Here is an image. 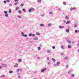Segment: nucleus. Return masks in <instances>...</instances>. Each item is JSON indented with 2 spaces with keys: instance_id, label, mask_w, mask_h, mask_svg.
<instances>
[{
  "instance_id": "1",
  "label": "nucleus",
  "mask_w": 79,
  "mask_h": 79,
  "mask_svg": "<svg viewBox=\"0 0 79 79\" xmlns=\"http://www.w3.org/2000/svg\"><path fill=\"white\" fill-rule=\"evenodd\" d=\"M35 9L33 8H31V9H30L29 10V13H31V11H34Z\"/></svg>"
},
{
  "instance_id": "2",
  "label": "nucleus",
  "mask_w": 79,
  "mask_h": 79,
  "mask_svg": "<svg viewBox=\"0 0 79 79\" xmlns=\"http://www.w3.org/2000/svg\"><path fill=\"white\" fill-rule=\"evenodd\" d=\"M46 69H47L46 68H44L43 69H42L41 70V72H44V71H46Z\"/></svg>"
},
{
  "instance_id": "3",
  "label": "nucleus",
  "mask_w": 79,
  "mask_h": 79,
  "mask_svg": "<svg viewBox=\"0 0 79 79\" xmlns=\"http://www.w3.org/2000/svg\"><path fill=\"white\" fill-rule=\"evenodd\" d=\"M22 34L23 36V37H26L27 36V35H24V33L23 32L22 33Z\"/></svg>"
},
{
  "instance_id": "4",
  "label": "nucleus",
  "mask_w": 79,
  "mask_h": 79,
  "mask_svg": "<svg viewBox=\"0 0 79 79\" xmlns=\"http://www.w3.org/2000/svg\"><path fill=\"white\" fill-rule=\"evenodd\" d=\"M7 66V65L6 64H2L1 65V66H4L5 67V66Z\"/></svg>"
},
{
  "instance_id": "5",
  "label": "nucleus",
  "mask_w": 79,
  "mask_h": 79,
  "mask_svg": "<svg viewBox=\"0 0 79 79\" xmlns=\"http://www.w3.org/2000/svg\"><path fill=\"white\" fill-rule=\"evenodd\" d=\"M19 9V7L18 6H17L15 10H18Z\"/></svg>"
},
{
  "instance_id": "6",
  "label": "nucleus",
  "mask_w": 79,
  "mask_h": 79,
  "mask_svg": "<svg viewBox=\"0 0 79 79\" xmlns=\"http://www.w3.org/2000/svg\"><path fill=\"white\" fill-rule=\"evenodd\" d=\"M18 66V64L17 63L15 64L14 65V67H17Z\"/></svg>"
},
{
  "instance_id": "7",
  "label": "nucleus",
  "mask_w": 79,
  "mask_h": 79,
  "mask_svg": "<svg viewBox=\"0 0 79 79\" xmlns=\"http://www.w3.org/2000/svg\"><path fill=\"white\" fill-rule=\"evenodd\" d=\"M38 39V38H34L33 39V40H37Z\"/></svg>"
},
{
  "instance_id": "8",
  "label": "nucleus",
  "mask_w": 79,
  "mask_h": 79,
  "mask_svg": "<svg viewBox=\"0 0 79 79\" xmlns=\"http://www.w3.org/2000/svg\"><path fill=\"white\" fill-rule=\"evenodd\" d=\"M18 13H19L20 14H21L22 13V11H21V10H19L18 11Z\"/></svg>"
},
{
  "instance_id": "9",
  "label": "nucleus",
  "mask_w": 79,
  "mask_h": 79,
  "mask_svg": "<svg viewBox=\"0 0 79 79\" xmlns=\"http://www.w3.org/2000/svg\"><path fill=\"white\" fill-rule=\"evenodd\" d=\"M40 25L41 27H43L44 26V24H40Z\"/></svg>"
},
{
  "instance_id": "10",
  "label": "nucleus",
  "mask_w": 79,
  "mask_h": 79,
  "mask_svg": "<svg viewBox=\"0 0 79 79\" xmlns=\"http://www.w3.org/2000/svg\"><path fill=\"white\" fill-rule=\"evenodd\" d=\"M75 32L76 33H78V32H79V31L76 30L75 31Z\"/></svg>"
},
{
  "instance_id": "11",
  "label": "nucleus",
  "mask_w": 79,
  "mask_h": 79,
  "mask_svg": "<svg viewBox=\"0 0 79 79\" xmlns=\"http://www.w3.org/2000/svg\"><path fill=\"white\" fill-rule=\"evenodd\" d=\"M70 22H71V21H67V22H66V24H69V23H70Z\"/></svg>"
},
{
  "instance_id": "12",
  "label": "nucleus",
  "mask_w": 79,
  "mask_h": 79,
  "mask_svg": "<svg viewBox=\"0 0 79 79\" xmlns=\"http://www.w3.org/2000/svg\"><path fill=\"white\" fill-rule=\"evenodd\" d=\"M64 26H60L59 27V28H64Z\"/></svg>"
},
{
  "instance_id": "13",
  "label": "nucleus",
  "mask_w": 79,
  "mask_h": 79,
  "mask_svg": "<svg viewBox=\"0 0 79 79\" xmlns=\"http://www.w3.org/2000/svg\"><path fill=\"white\" fill-rule=\"evenodd\" d=\"M66 32H68H68H69V30L68 29H67L66 30Z\"/></svg>"
},
{
  "instance_id": "14",
  "label": "nucleus",
  "mask_w": 79,
  "mask_h": 79,
  "mask_svg": "<svg viewBox=\"0 0 79 79\" xmlns=\"http://www.w3.org/2000/svg\"><path fill=\"white\" fill-rule=\"evenodd\" d=\"M47 52L48 53H51V52H50V50H48Z\"/></svg>"
},
{
  "instance_id": "15",
  "label": "nucleus",
  "mask_w": 79,
  "mask_h": 79,
  "mask_svg": "<svg viewBox=\"0 0 79 79\" xmlns=\"http://www.w3.org/2000/svg\"><path fill=\"white\" fill-rule=\"evenodd\" d=\"M9 13H11V10L10 9V10H9Z\"/></svg>"
},
{
  "instance_id": "16",
  "label": "nucleus",
  "mask_w": 79,
  "mask_h": 79,
  "mask_svg": "<svg viewBox=\"0 0 79 79\" xmlns=\"http://www.w3.org/2000/svg\"><path fill=\"white\" fill-rule=\"evenodd\" d=\"M49 15H52V14H53V12H50L49 13Z\"/></svg>"
},
{
  "instance_id": "17",
  "label": "nucleus",
  "mask_w": 79,
  "mask_h": 79,
  "mask_svg": "<svg viewBox=\"0 0 79 79\" xmlns=\"http://www.w3.org/2000/svg\"><path fill=\"white\" fill-rule=\"evenodd\" d=\"M52 26V24H49L48 25V27H50V26Z\"/></svg>"
},
{
  "instance_id": "18",
  "label": "nucleus",
  "mask_w": 79,
  "mask_h": 79,
  "mask_svg": "<svg viewBox=\"0 0 79 79\" xmlns=\"http://www.w3.org/2000/svg\"><path fill=\"white\" fill-rule=\"evenodd\" d=\"M36 34H37V35H40V33H39L38 32H37Z\"/></svg>"
},
{
  "instance_id": "19",
  "label": "nucleus",
  "mask_w": 79,
  "mask_h": 79,
  "mask_svg": "<svg viewBox=\"0 0 79 79\" xmlns=\"http://www.w3.org/2000/svg\"><path fill=\"white\" fill-rule=\"evenodd\" d=\"M68 48H71V45H69L68 46Z\"/></svg>"
},
{
  "instance_id": "20",
  "label": "nucleus",
  "mask_w": 79,
  "mask_h": 79,
  "mask_svg": "<svg viewBox=\"0 0 79 79\" xmlns=\"http://www.w3.org/2000/svg\"><path fill=\"white\" fill-rule=\"evenodd\" d=\"M23 11H24V12H26V9H23Z\"/></svg>"
},
{
  "instance_id": "21",
  "label": "nucleus",
  "mask_w": 79,
  "mask_h": 79,
  "mask_svg": "<svg viewBox=\"0 0 79 79\" xmlns=\"http://www.w3.org/2000/svg\"><path fill=\"white\" fill-rule=\"evenodd\" d=\"M59 64H60V62H58L56 64V65L57 66H58V65H59Z\"/></svg>"
},
{
  "instance_id": "22",
  "label": "nucleus",
  "mask_w": 79,
  "mask_h": 79,
  "mask_svg": "<svg viewBox=\"0 0 79 79\" xmlns=\"http://www.w3.org/2000/svg\"><path fill=\"white\" fill-rule=\"evenodd\" d=\"M7 11H4V13H5V14H7Z\"/></svg>"
},
{
  "instance_id": "23",
  "label": "nucleus",
  "mask_w": 79,
  "mask_h": 79,
  "mask_svg": "<svg viewBox=\"0 0 79 79\" xmlns=\"http://www.w3.org/2000/svg\"><path fill=\"white\" fill-rule=\"evenodd\" d=\"M52 60L53 61H54V62H55V59L54 58L52 59Z\"/></svg>"
},
{
  "instance_id": "24",
  "label": "nucleus",
  "mask_w": 79,
  "mask_h": 79,
  "mask_svg": "<svg viewBox=\"0 0 79 79\" xmlns=\"http://www.w3.org/2000/svg\"><path fill=\"white\" fill-rule=\"evenodd\" d=\"M73 8H72V7H71V8H70V10H71V11H73Z\"/></svg>"
},
{
  "instance_id": "25",
  "label": "nucleus",
  "mask_w": 79,
  "mask_h": 79,
  "mask_svg": "<svg viewBox=\"0 0 79 79\" xmlns=\"http://www.w3.org/2000/svg\"><path fill=\"white\" fill-rule=\"evenodd\" d=\"M24 4H21V5H20V6H24Z\"/></svg>"
},
{
  "instance_id": "26",
  "label": "nucleus",
  "mask_w": 79,
  "mask_h": 79,
  "mask_svg": "<svg viewBox=\"0 0 79 79\" xmlns=\"http://www.w3.org/2000/svg\"><path fill=\"white\" fill-rule=\"evenodd\" d=\"M31 35L33 37H34V36H35V34H31Z\"/></svg>"
},
{
  "instance_id": "27",
  "label": "nucleus",
  "mask_w": 79,
  "mask_h": 79,
  "mask_svg": "<svg viewBox=\"0 0 79 79\" xmlns=\"http://www.w3.org/2000/svg\"><path fill=\"white\" fill-rule=\"evenodd\" d=\"M63 3L64 5H66V2H63Z\"/></svg>"
},
{
  "instance_id": "28",
  "label": "nucleus",
  "mask_w": 79,
  "mask_h": 79,
  "mask_svg": "<svg viewBox=\"0 0 79 79\" xmlns=\"http://www.w3.org/2000/svg\"><path fill=\"white\" fill-rule=\"evenodd\" d=\"M69 18V17H68V16L65 17V18H66V19H68Z\"/></svg>"
},
{
  "instance_id": "29",
  "label": "nucleus",
  "mask_w": 79,
  "mask_h": 79,
  "mask_svg": "<svg viewBox=\"0 0 79 79\" xmlns=\"http://www.w3.org/2000/svg\"><path fill=\"white\" fill-rule=\"evenodd\" d=\"M40 47H39L38 48V50H40Z\"/></svg>"
},
{
  "instance_id": "30",
  "label": "nucleus",
  "mask_w": 79,
  "mask_h": 79,
  "mask_svg": "<svg viewBox=\"0 0 79 79\" xmlns=\"http://www.w3.org/2000/svg\"><path fill=\"white\" fill-rule=\"evenodd\" d=\"M64 60H67V59H68V57H65L64 58Z\"/></svg>"
},
{
  "instance_id": "31",
  "label": "nucleus",
  "mask_w": 79,
  "mask_h": 79,
  "mask_svg": "<svg viewBox=\"0 0 79 79\" xmlns=\"http://www.w3.org/2000/svg\"><path fill=\"white\" fill-rule=\"evenodd\" d=\"M17 72H19V69H18L17 70Z\"/></svg>"
},
{
  "instance_id": "32",
  "label": "nucleus",
  "mask_w": 79,
  "mask_h": 79,
  "mask_svg": "<svg viewBox=\"0 0 79 79\" xmlns=\"http://www.w3.org/2000/svg\"><path fill=\"white\" fill-rule=\"evenodd\" d=\"M18 61L19 62L21 61V59H19Z\"/></svg>"
},
{
  "instance_id": "33",
  "label": "nucleus",
  "mask_w": 79,
  "mask_h": 79,
  "mask_svg": "<svg viewBox=\"0 0 79 79\" xmlns=\"http://www.w3.org/2000/svg\"><path fill=\"white\" fill-rule=\"evenodd\" d=\"M61 48H64V47H63V46L61 45Z\"/></svg>"
},
{
  "instance_id": "34",
  "label": "nucleus",
  "mask_w": 79,
  "mask_h": 79,
  "mask_svg": "<svg viewBox=\"0 0 79 79\" xmlns=\"http://www.w3.org/2000/svg\"><path fill=\"white\" fill-rule=\"evenodd\" d=\"M52 48H53V49H55V46H52Z\"/></svg>"
},
{
  "instance_id": "35",
  "label": "nucleus",
  "mask_w": 79,
  "mask_h": 79,
  "mask_svg": "<svg viewBox=\"0 0 79 79\" xmlns=\"http://www.w3.org/2000/svg\"><path fill=\"white\" fill-rule=\"evenodd\" d=\"M38 2H41V0H37Z\"/></svg>"
},
{
  "instance_id": "36",
  "label": "nucleus",
  "mask_w": 79,
  "mask_h": 79,
  "mask_svg": "<svg viewBox=\"0 0 79 79\" xmlns=\"http://www.w3.org/2000/svg\"><path fill=\"white\" fill-rule=\"evenodd\" d=\"M4 3H6V1H4Z\"/></svg>"
},
{
  "instance_id": "37",
  "label": "nucleus",
  "mask_w": 79,
  "mask_h": 79,
  "mask_svg": "<svg viewBox=\"0 0 79 79\" xmlns=\"http://www.w3.org/2000/svg\"><path fill=\"white\" fill-rule=\"evenodd\" d=\"M5 16L7 17V16H8V14H6L5 15Z\"/></svg>"
},
{
  "instance_id": "38",
  "label": "nucleus",
  "mask_w": 79,
  "mask_h": 79,
  "mask_svg": "<svg viewBox=\"0 0 79 79\" xmlns=\"http://www.w3.org/2000/svg\"><path fill=\"white\" fill-rule=\"evenodd\" d=\"M9 73H13V71H10L9 72Z\"/></svg>"
},
{
  "instance_id": "39",
  "label": "nucleus",
  "mask_w": 79,
  "mask_h": 79,
  "mask_svg": "<svg viewBox=\"0 0 79 79\" xmlns=\"http://www.w3.org/2000/svg\"><path fill=\"white\" fill-rule=\"evenodd\" d=\"M71 73V71H69L68 72V74H70Z\"/></svg>"
},
{
  "instance_id": "40",
  "label": "nucleus",
  "mask_w": 79,
  "mask_h": 79,
  "mask_svg": "<svg viewBox=\"0 0 79 79\" xmlns=\"http://www.w3.org/2000/svg\"><path fill=\"white\" fill-rule=\"evenodd\" d=\"M4 76H5V75H2L1 76V77H4Z\"/></svg>"
},
{
  "instance_id": "41",
  "label": "nucleus",
  "mask_w": 79,
  "mask_h": 79,
  "mask_svg": "<svg viewBox=\"0 0 79 79\" xmlns=\"http://www.w3.org/2000/svg\"><path fill=\"white\" fill-rule=\"evenodd\" d=\"M7 2H10V0H6Z\"/></svg>"
},
{
  "instance_id": "42",
  "label": "nucleus",
  "mask_w": 79,
  "mask_h": 79,
  "mask_svg": "<svg viewBox=\"0 0 79 79\" xmlns=\"http://www.w3.org/2000/svg\"><path fill=\"white\" fill-rule=\"evenodd\" d=\"M12 4H9V6H12Z\"/></svg>"
},
{
  "instance_id": "43",
  "label": "nucleus",
  "mask_w": 79,
  "mask_h": 79,
  "mask_svg": "<svg viewBox=\"0 0 79 79\" xmlns=\"http://www.w3.org/2000/svg\"><path fill=\"white\" fill-rule=\"evenodd\" d=\"M31 35H32V34H29V36H31Z\"/></svg>"
},
{
  "instance_id": "44",
  "label": "nucleus",
  "mask_w": 79,
  "mask_h": 79,
  "mask_svg": "<svg viewBox=\"0 0 79 79\" xmlns=\"http://www.w3.org/2000/svg\"><path fill=\"white\" fill-rule=\"evenodd\" d=\"M72 77H74V74H73L72 75Z\"/></svg>"
},
{
  "instance_id": "45",
  "label": "nucleus",
  "mask_w": 79,
  "mask_h": 79,
  "mask_svg": "<svg viewBox=\"0 0 79 79\" xmlns=\"http://www.w3.org/2000/svg\"><path fill=\"white\" fill-rule=\"evenodd\" d=\"M17 4H18V2L15 3V5H17Z\"/></svg>"
},
{
  "instance_id": "46",
  "label": "nucleus",
  "mask_w": 79,
  "mask_h": 79,
  "mask_svg": "<svg viewBox=\"0 0 79 79\" xmlns=\"http://www.w3.org/2000/svg\"><path fill=\"white\" fill-rule=\"evenodd\" d=\"M66 21H65V20H64V21H63V23H66Z\"/></svg>"
},
{
  "instance_id": "47",
  "label": "nucleus",
  "mask_w": 79,
  "mask_h": 79,
  "mask_svg": "<svg viewBox=\"0 0 79 79\" xmlns=\"http://www.w3.org/2000/svg\"><path fill=\"white\" fill-rule=\"evenodd\" d=\"M18 17L19 18H21V16H19Z\"/></svg>"
},
{
  "instance_id": "48",
  "label": "nucleus",
  "mask_w": 79,
  "mask_h": 79,
  "mask_svg": "<svg viewBox=\"0 0 79 79\" xmlns=\"http://www.w3.org/2000/svg\"><path fill=\"white\" fill-rule=\"evenodd\" d=\"M47 60H49V57H48L47 58Z\"/></svg>"
},
{
  "instance_id": "49",
  "label": "nucleus",
  "mask_w": 79,
  "mask_h": 79,
  "mask_svg": "<svg viewBox=\"0 0 79 79\" xmlns=\"http://www.w3.org/2000/svg\"><path fill=\"white\" fill-rule=\"evenodd\" d=\"M74 27H76L77 26V25H76V24H75L74 25Z\"/></svg>"
},
{
  "instance_id": "50",
  "label": "nucleus",
  "mask_w": 79,
  "mask_h": 79,
  "mask_svg": "<svg viewBox=\"0 0 79 79\" xmlns=\"http://www.w3.org/2000/svg\"><path fill=\"white\" fill-rule=\"evenodd\" d=\"M68 42H69V44H71V41H68Z\"/></svg>"
},
{
  "instance_id": "51",
  "label": "nucleus",
  "mask_w": 79,
  "mask_h": 79,
  "mask_svg": "<svg viewBox=\"0 0 79 79\" xmlns=\"http://www.w3.org/2000/svg\"><path fill=\"white\" fill-rule=\"evenodd\" d=\"M68 65H66V67L67 68H68Z\"/></svg>"
},
{
  "instance_id": "52",
  "label": "nucleus",
  "mask_w": 79,
  "mask_h": 79,
  "mask_svg": "<svg viewBox=\"0 0 79 79\" xmlns=\"http://www.w3.org/2000/svg\"><path fill=\"white\" fill-rule=\"evenodd\" d=\"M77 47H79V43L77 45Z\"/></svg>"
},
{
  "instance_id": "53",
  "label": "nucleus",
  "mask_w": 79,
  "mask_h": 79,
  "mask_svg": "<svg viewBox=\"0 0 79 79\" xmlns=\"http://www.w3.org/2000/svg\"><path fill=\"white\" fill-rule=\"evenodd\" d=\"M18 78H20V77H21L20 76H18Z\"/></svg>"
},
{
  "instance_id": "54",
  "label": "nucleus",
  "mask_w": 79,
  "mask_h": 79,
  "mask_svg": "<svg viewBox=\"0 0 79 79\" xmlns=\"http://www.w3.org/2000/svg\"><path fill=\"white\" fill-rule=\"evenodd\" d=\"M58 10H59V11H60V10H61V9L59 8V9H58Z\"/></svg>"
},
{
  "instance_id": "55",
  "label": "nucleus",
  "mask_w": 79,
  "mask_h": 79,
  "mask_svg": "<svg viewBox=\"0 0 79 79\" xmlns=\"http://www.w3.org/2000/svg\"><path fill=\"white\" fill-rule=\"evenodd\" d=\"M15 2H18V0H15Z\"/></svg>"
},
{
  "instance_id": "56",
  "label": "nucleus",
  "mask_w": 79,
  "mask_h": 79,
  "mask_svg": "<svg viewBox=\"0 0 79 79\" xmlns=\"http://www.w3.org/2000/svg\"><path fill=\"white\" fill-rule=\"evenodd\" d=\"M38 59H40V57H38Z\"/></svg>"
},
{
  "instance_id": "57",
  "label": "nucleus",
  "mask_w": 79,
  "mask_h": 79,
  "mask_svg": "<svg viewBox=\"0 0 79 79\" xmlns=\"http://www.w3.org/2000/svg\"><path fill=\"white\" fill-rule=\"evenodd\" d=\"M75 9H76V8H73V10H75Z\"/></svg>"
},
{
  "instance_id": "58",
  "label": "nucleus",
  "mask_w": 79,
  "mask_h": 79,
  "mask_svg": "<svg viewBox=\"0 0 79 79\" xmlns=\"http://www.w3.org/2000/svg\"><path fill=\"white\" fill-rule=\"evenodd\" d=\"M42 46V45L41 44H40V47H41Z\"/></svg>"
},
{
  "instance_id": "59",
  "label": "nucleus",
  "mask_w": 79,
  "mask_h": 79,
  "mask_svg": "<svg viewBox=\"0 0 79 79\" xmlns=\"http://www.w3.org/2000/svg\"><path fill=\"white\" fill-rule=\"evenodd\" d=\"M78 52H79V49H78Z\"/></svg>"
},
{
  "instance_id": "60",
  "label": "nucleus",
  "mask_w": 79,
  "mask_h": 79,
  "mask_svg": "<svg viewBox=\"0 0 79 79\" xmlns=\"http://www.w3.org/2000/svg\"><path fill=\"white\" fill-rule=\"evenodd\" d=\"M20 71H23V70H22V69H20Z\"/></svg>"
},
{
  "instance_id": "61",
  "label": "nucleus",
  "mask_w": 79,
  "mask_h": 79,
  "mask_svg": "<svg viewBox=\"0 0 79 79\" xmlns=\"http://www.w3.org/2000/svg\"><path fill=\"white\" fill-rule=\"evenodd\" d=\"M48 64H50V62H48Z\"/></svg>"
},
{
  "instance_id": "62",
  "label": "nucleus",
  "mask_w": 79,
  "mask_h": 79,
  "mask_svg": "<svg viewBox=\"0 0 79 79\" xmlns=\"http://www.w3.org/2000/svg\"><path fill=\"white\" fill-rule=\"evenodd\" d=\"M64 14H65V13H63V15H64Z\"/></svg>"
},
{
  "instance_id": "63",
  "label": "nucleus",
  "mask_w": 79,
  "mask_h": 79,
  "mask_svg": "<svg viewBox=\"0 0 79 79\" xmlns=\"http://www.w3.org/2000/svg\"><path fill=\"white\" fill-rule=\"evenodd\" d=\"M0 69H1V67H0Z\"/></svg>"
},
{
  "instance_id": "64",
  "label": "nucleus",
  "mask_w": 79,
  "mask_h": 79,
  "mask_svg": "<svg viewBox=\"0 0 79 79\" xmlns=\"http://www.w3.org/2000/svg\"><path fill=\"white\" fill-rule=\"evenodd\" d=\"M34 79H36V78H35Z\"/></svg>"
}]
</instances>
